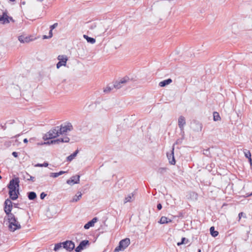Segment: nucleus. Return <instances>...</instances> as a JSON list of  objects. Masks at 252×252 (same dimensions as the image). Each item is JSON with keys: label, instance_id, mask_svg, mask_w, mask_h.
Masks as SVG:
<instances>
[{"label": "nucleus", "instance_id": "39", "mask_svg": "<svg viewBox=\"0 0 252 252\" xmlns=\"http://www.w3.org/2000/svg\"><path fill=\"white\" fill-rule=\"evenodd\" d=\"M46 195L47 194L46 193H45L44 192H42L40 195V198L41 199H43Z\"/></svg>", "mask_w": 252, "mask_h": 252}, {"label": "nucleus", "instance_id": "15", "mask_svg": "<svg viewBox=\"0 0 252 252\" xmlns=\"http://www.w3.org/2000/svg\"><path fill=\"white\" fill-rule=\"evenodd\" d=\"M89 244L88 240H83L80 242L79 246L75 249L76 252H80L84 249L86 245Z\"/></svg>", "mask_w": 252, "mask_h": 252}, {"label": "nucleus", "instance_id": "52", "mask_svg": "<svg viewBox=\"0 0 252 252\" xmlns=\"http://www.w3.org/2000/svg\"><path fill=\"white\" fill-rule=\"evenodd\" d=\"M198 252H201L200 250H198Z\"/></svg>", "mask_w": 252, "mask_h": 252}, {"label": "nucleus", "instance_id": "51", "mask_svg": "<svg viewBox=\"0 0 252 252\" xmlns=\"http://www.w3.org/2000/svg\"><path fill=\"white\" fill-rule=\"evenodd\" d=\"M15 207H17V204H14Z\"/></svg>", "mask_w": 252, "mask_h": 252}, {"label": "nucleus", "instance_id": "31", "mask_svg": "<svg viewBox=\"0 0 252 252\" xmlns=\"http://www.w3.org/2000/svg\"><path fill=\"white\" fill-rule=\"evenodd\" d=\"M22 174H23V178L28 181H29L30 176H31V175L29 174H28L27 172L22 173Z\"/></svg>", "mask_w": 252, "mask_h": 252}, {"label": "nucleus", "instance_id": "35", "mask_svg": "<svg viewBox=\"0 0 252 252\" xmlns=\"http://www.w3.org/2000/svg\"><path fill=\"white\" fill-rule=\"evenodd\" d=\"M50 176V177L53 178H57L59 176V173H51Z\"/></svg>", "mask_w": 252, "mask_h": 252}, {"label": "nucleus", "instance_id": "2", "mask_svg": "<svg viewBox=\"0 0 252 252\" xmlns=\"http://www.w3.org/2000/svg\"><path fill=\"white\" fill-rule=\"evenodd\" d=\"M7 220L9 223L8 227L10 231L13 232L21 228V225L17 221L14 215H10V216L7 217Z\"/></svg>", "mask_w": 252, "mask_h": 252}, {"label": "nucleus", "instance_id": "17", "mask_svg": "<svg viewBox=\"0 0 252 252\" xmlns=\"http://www.w3.org/2000/svg\"><path fill=\"white\" fill-rule=\"evenodd\" d=\"M134 194L133 193L129 194L125 197L124 199V203L132 201L134 200Z\"/></svg>", "mask_w": 252, "mask_h": 252}, {"label": "nucleus", "instance_id": "8", "mask_svg": "<svg viewBox=\"0 0 252 252\" xmlns=\"http://www.w3.org/2000/svg\"><path fill=\"white\" fill-rule=\"evenodd\" d=\"M130 81V79L127 76L122 78L119 81L116 82L113 85V87L117 89H120L123 85Z\"/></svg>", "mask_w": 252, "mask_h": 252}, {"label": "nucleus", "instance_id": "36", "mask_svg": "<svg viewBox=\"0 0 252 252\" xmlns=\"http://www.w3.org/2000/svg\"><path fill=\"white\" fill-rule=\"evenodd\" d=\"M47 143L50 144H58V141H57V139L56 140H51L50 142H47ZM44 144H46V143H44Z\"/></svg>", "mask_w": 252, "mask_h": 252}, {"label": "nucleus", "instance_id": "33", "mask_svg": "<svg viewBox=\"0 0 252 252\" xmlns=\"http://www.w3.org/2000/svg\"><path fill=\"white\" fill-rule=\"evenodd\" d=\"M52 31H53V30L50 29V30L49 31V35L48 36H47L46 35H44L43 38L47 39V38H49L52 37L53 36Z\"/></svg>", "mask_w": 252, "mask_h": 252}, {"label": "nucleus", "instance_id": "40", "mask_svg": "<svg viewBox=\"0 0 252 252\" xmlns=\"http://www.w3.org/2000/svg\"><path fill=\"white\" fill-rule=\"evenodd\" d=\"M57 26H58V23H55L53 25L50 26V29H52V30H53L56 27H57Z\"/></svg>", "mask_w": 252, "mask_h": 252}, {"label": "nucleus", "instance_id": "42", "mask_svg": "<svg viewBox=\"0 0 252 252\" xmlns=\"http://www.w3.org/2000/svg\"><path fill=\"white\" fill-rule=\"evenodd\" d=\"M12 155L15 157V158H17L18 157V153L16 152H12Z\"/></svg>", "mask_w": 252, "mask_h": 252}, {"label": "nucleus", "instance_id": "32", "mask_svg": "<svg viewBox=\"0 0 252 252\" xmlns=\"http://www.w3.org/2000/svg\"><path fill=\"white\" fill-rule=\"evenodd\" d=\"M48 165L47 162H44L43 164L37 163L34 165L35 167H47Z\"/></svg>", "mask_w": 252, "mask_h": 252}, {"label": "nucleus", "instance_id": "12", "mask_svg": "<svg viewBox=\"0 0 252 252\" xmlns=\"http://www.w3.org/2000/svg\"><path fill=\"white\" fill-rule=\"evenodd\" d=\"M10 20H12V18L9 17L6 13H3L2 15H0V23L3 24L9 23Z\"/></svg>", "mask_w": 252, "mask_h": 252}, {"label": "nucleus", "instance_id": "47", "mask_svg": "<svg viewBox=\"0 0 252 252\" xmlns=\"http://www.w3.org/2000/svg\"><path fill=\"white\" fill-rule=\"evenodd\" d=\"M66 172V171H61L59 172H58L59 173V176L61 175H62V174H64V173H65Z\"/></svg>", "mask_w": 252, "mask_h": 252}, {"label": "nucleus", "instance_id": "24", "mask_svg": "<svg viewBox=\"0 0 252 252\" xmlns=\"http://www.w3.org/2000/svg\"><path fill=\"white\" fill-rule=\"evenodd\" d=\"M77 194H78V195L76 194L73 197L72 200H71L72 202H77L79 200H80V199L81 198V197H82L81 192H78L77 193Z\"/></svg>", "mask_w": 252, "mask_h": 252}, {"label": "nucleus", "instance_id": "14", "mask_svg": "<svg viewBox=\"0 0 252 252\" xmlns=\"http://www.w3.org/2000/svg\"><path fill=\"white\" fill-rule=\"evenodd\" d=\"M80 181V176L79 175H76L72 177L70 179L67 180L66 183L67 184L72 185L75 184H78L79 183Z\"/></svg>", "mask_w": 252, "mask_h": 252}, {"label": "nucleus", "instance_id": "43", "mask_svg": "<svg viewBox=\"0 0 252 252\" xmlns=\"http://www.w3.org/2000/svg\"><path fill=\"white\" fill-rule=\"evenodd\" d=\"M157 208L158 210H160L162 208V205L160 203H159L157 205Z\"/></svg>", "mask_w": 252, "mask_h": 252}, {"label": "nucleus", "instance_id": "45", "mask_svg": "<svg viewBox=\"0 0 252 252\" xmlns=\"http://www.w3.org/2000/svg\"><path fill=\"white\" fill-rule=\"evenodd\" d=\"M243 212H241L238 215V217H239V221L240 220V219H241V217L242 216H243Z\"/></svg>", "mask_w": 252, "mask_h": 252}, {"label": "nucleus", "instance_id": "21", "mask_svg": "<svg viewBox=\"0 0 252 252\" xmlns=\"http://www.w3.org/2000/svg\"><path fill=\"white\" fill-rule=\"evenodd\" d=\"M83 37L86 39L88 42L94 44L95 42V39L94 38L89 37L88 35L84 34Z\"/></svg>", "mask_w": 252, "mask_h": 252}, {"label": "nucleus", "instance_id": "22", "mask_svg": "<svg viewBox=\"0 0 252 252\" xmlns=\"http://www.w3.org/2000/svg\"><path fill=\"white\" fill-rule=\"evenodd\" d=\"M244 153L245 154V157L249 159V161L251 163L252 158H251V154L250 151L245 149L244 150Z\"/></svg>", "mask_w": 252, "mask_h": 252}, {"label": "nucleus", "instance_id": "3", "mask_svg": "<svg viewBox=\"0 0 252 252\" xmlns=\"http://www.w3.org/2000/svg\"><path fill=\"white\" fill-rule=\"evenodd\" d=\"M60 135L59 126H55L50 130L43 137L46 139H51L59 136Z\"/></svg>", "mask_w": 252, "mask_h": 252}, {"label": "nucleus", "instance_id": "46", "mask_svg": "<svg viewBox=\"0 0 252 252\" xmlns=\"http://www.w3.org/2000/svg\"><path fill=\"white\" fill-rule=\"evenodd\" d=\"M34 177L31 176H30L29 181H32V182H34Z\"/></svg>", "mask_w": 252, "mask_h": 252}, {"label": "nucleus", "instance_id": "18", "mask_svg": "<svg viewBox=\"0 0 252 252\" xmlns=\"http://www.w3.org/2000/svg\"><path fill=\"white\" fill-rule=\"evenodd\" d=\"M172 79L169 78L168 79H166V80H163V81L160 82L159 83V86L161 87H165L166 85L171 83L172 82Z\"/></svg>", "mask_w": 252, "mask_h": 252}, {"label": "nucleus", "instance_id": "9", "mask_svg": "<svg viewBox=\"0 0 252 252\" xmlns=\"http://www.w3.org/2000/svg\"><path fill=\"white\" fill-rule=\"evenodd\" d=\"M63 248L68 251H72L75 248V244L71 241L63 242Z\"/></svg>", "mask_w": 252, "mask_h": 252}, {"label": "nucleus", "instance_id": "48", "mask_svg": "<svg viewBox=\"0 0 252 252\" xmlns=\"http://www.w3.org/2000/svg\"><path fill=\"white\" fill-rule=\"evenodd\" d=\"M23 141H24V143H28V139L27 138H25V139H24Z\"/></svg>", "mask_w": 252, "mask_h": 252}, {"label": "nucleus", "instance_id": "4", "mask_svg": "<svg viewBox=\"0 0 252 252\" xmlns=\"http://www.w3.org/2000/svg\"><path fill=\"white\" fill-rule=\"evenodd\" d=\"M130 243V239L127 238L121 240L119 243V246L114 250V252H119L120 251L124 250L128 247Z\"/></svg>", "mask_w": 252, "mask_h": 252}, {"label": "nucleus", "instance_id": "19", "mask_svg": "<svg viewBox=\"0 0 252 252\" xmlns=\"http://www.w3.org/2000/svg\"><path fill=\"white\" fill-rule=\"evenodd\" d=\"M171 221L172 220H171L168 219L167 217L162 216L161 217L158 222L160 224H165Z\"/></svg>", "mask_w": 252, "mask_h": 252}, {"label": "nucleus", "instance_id": "34", "mask_svg": "<svg viewBox=\"0 0 252 252\" xmlns=\"http://www.w3.org/2000/svg\"><path fill=\"white\" fill-rule=\"evenodd\" d=\"M12 141H5L4 143V146L8 148L11 145Z\"/></svg>", "mask_w": 252, "mask_h": 252}, {"label": "nucleus", "instance_id": "25", "mask_svg": "<svg viewBox=\"0 0 252 252\" xmlns=\"http://www.w3.org/2000/svg\"><path fill=\"white\" fill-rule=\"evenodd\" d=\"M18 39L21 43L29 42L30 41V39L29 37H25L23 36H20L18 38Z\"/></svg>", "mask_w": 252, "mask_h": 252}, {"label": "nucleus", "instance_id": "29", "mask_svg": "<svg viewBox=\"0 0 252 252\" xmlns=\"http://www.w3.org/2000/svg\"><path fill=\"white\" fill-rule=\"evenodd\" d=\"M62 247H63V242L56 244L55 245L54 250L57 251V250L61 248Z\"/></svg>", "mask_w": 252, "mask_h": 252}, {"label": "nucleus", "instance_id": "6", "mask_svg": "<svg viewBox=\"0 0 252 252\" xmlns=\"http://www.w3.org/2000/svg\"><path fill=\"white\" fill-rule=\"evenodd\" d=\"M73 129V126L71 123H66L61 125L59 126L60 134H65L68 131H70Z\"/></svg>", "mask_w": 252, "mask_h": 252}, {"label": "nucleus", "instance_id": "10", "mask_svg": "<svg viewBox=\"0 0 252 252\" xmlns=\"http://www.w3.org/2000/svg\"><path fill=\"white\" fill-rule=\"evenodd\" d=\"M186 124L185 118L184 117L181 116L178 119V125L180 127L181 132L183 133V138H184V135H185L184 131V126Z\"/></svg>", "mask_w": 252, "mask_h": 252}, {"label": "nucleus", "instance_id": "13", "mask_svg": "<svg viewBox=\"0 0 252 252\" xmlns=\"http://www.w3.org/2000/svg\"><path fill=\"white\" fill-rule=\"evenodd\" d=\"M174 148H172V150L170 151V153H167V157L168 159L169 162L171 165H175L176 163V161L174 156Z\"/></svg>", "mask_w": 252, "mask_h": 252}, {"label": "nucleus", "instance_id": "50", "mask_svg": "<svg viewBox=\"0 0 252 252\" xmlns=\"http://www.w3.org/2000/svg\"><path fill=\"white\" fill-rule=\"evenodd\" d=\"M11 1H14L15 0H10Z\"/></svg>", "mask_w": 252, "mask_h": 252}, {"label": "nucleus", "instance_id": "28", "mask_svg": "<svg viewBox=\"0 0 252 252\" xmlns=\"http://www.w3.org/2000/svg\"><path fill=\"white\" fill-rule=\"evenodd\" d=\"M213 117H214V120L215 121H218L220 119V116L219 114L217 112H214Z\"/></svg>", "mask_w": 252, "mask_h": 252}, {"label": "nucleus", "instance_id": "27", "mask_svg": "<svg viewBox=\"0 0 252 252\" xmlns=\"http://www.w3.org/2000/svg\"><path fill=\"white\" fill-rule=\"evenodd\" d=\"M36 197V193L33 191L30 192L28 194V198L30 200H34Z\"/></svg>", "mask_w": 252, "mask_h": 252}, {"label": "nucleus", "instance_id": "20", "mask_svg": "<svg viewBox=\"0 0 252 252\" xmlns=\"http://www.w3.org/2000/svg\"><path fill=\"white\" fill-rule=\"evenodd\" d=\"M79 151L78 150H76L73 154L67 157V161H71L77 155Z\"/></svg>", "mask_w": 252, "mask_h": 252}, {"label": "nucleus", "instance_id": "38", "mask_svg": "<svg viewBox=\"0 0 252 252\" xmlns=\"http://www.w3.org/2000/svg\"><path fill=\"white\" fill-rule=\"evenodd\" d=\"M186 240V239L185 238H182V241L181 242H178L177 243V245L178 246H180L182 244H183L184 243H185V241Z\"/></svg>", "mask_w": 252, "mask_h": 252}, {"label": "nucleus", "instance_id": "11", "mask_svg": "<svg viewBox=\"0 0 252 252\" xmlns=\"http://www.w3.org/2000/svg\"><path fill=\"white\" fill-rule=\"evenodd\" d=\"M192 129L195 132H200L202 129V125L197 121H194L191 125Z\"/></svg>", "mask_w": 252, "mask_h": 252}, {"label": "nucleus", "instance_id": "44", "mask_svg": "<svg viewBox=\"0 0 252 252\" xmlns=\"http://www.w3.org/2000/svg\"><path fill=\"white\" fill-rule=\"evenodd\" d=\"M165 169H165V168H159V169H158V171L159 172L162 173L163 171H165Z\"/></svg>", "mask_w": 252, "mask_h": 252}, {"label": "nucleus", "instance_id": "5", "mask_svg": "<svg viewBox=\"0 0 252 252\" xmlns=\"http://www.w3.org/2000/svg\"><path fill=\"white\" fill-rule=\"evenodd\" d=\"M12 206V202L11 200L9 198L6 199L4 201V211L7 217H9L10 215H14L11 212Z\"/></svg>", "mask_w": 252, "mask_h": 252}, {"label": "nucleus", "instance_id": "16", "mask_svg": "<svg viewBox=\"0 0 252 252\" xmlns=\"http://www.w3.org/2000/svg\"><path fill=\"white\" fill-rule=\"evenodd\" d=\"M98 219L97 218H94L91 221L87 222L84 226V228L86 229H88L91 227H93L94 226V223L97 222Z\"/></svg>", "mask_w": 252, "mask_h": 252}, {"label": "nucleus", "instance_id": "1", "mask_svg": "<svg viewBox=\"0 0 252 252\" xmlns=\"http://www.w3.org/2000/svg\"><path fill=\"white\" fill-rule=\"evenodd\" d=\"M19 179L18 178H15L10 181L7 186L9 189V195L10 199L15 200L18 197L19 194Z\"/></svg>", "mask_w": 252, "mask_h": 252}, {"label": "nucleus", "instance_id": "49", "mask_svg": "<svg viewBox=\"0 0 252 252\" xmlns=\"http://www.w3.org/2000/svg\"><path fill=\"white\" fill-rule=\"evenodd\" d=\"M251 195H252V192L249 195V196H251Z\"/></svg>", "mask_w": 252, "mask_h": 252}, {"label": "nucleus", "instance_id": "7", "mask_svg": "<svg viewBox=\"0 0 252 252\" xmlns=\"http://www.w3.org/2000/svg\"><path fill=\"white\" fill-rule=\"evenodd\" d=\"M57 59L59 61L57 64V68L58 69L62 66H66V62L68 60L67 57L66 55H59Z\"/></svg>", "mask_w": 252, "mask_h": 252}, {"label": "nucleus", "instance_id": "26", "mask_svg": "<svg viewBox=\"0 0 252 252\" xmlns=\"http://www.w3.org/2000/svg\"><path fill=\"white\" fill-rule=\"evenodd\" d=\"M210 233L213 237H216L218 235L219 232L215 230V228L214 226L211 227L210 229Z\"/></svg>", "mask_w": 252, "mask_h": 252}, {"label": "nucleus", "instance_id": "37", "mask_svg": "<svg viewBox=\"0 0 252 252\" xmlns=\"http://www.w3.org/2000/svg\"><path fill=\"white\" fill-rule=\"evenodd\" d=\"M184 139V137L183 138V133H182V138L181 139H177L176 142V144H181L182 142V140L183 139Z\"/></svg>", "mask_w": 252, "mask_h": 252}, {"label": "nucleus", "instance_id": "23", "mask_svg": "<svg viewBox=\"0 0 252 252\" xmlns=\"http://www.w3.org/2000/svg\"><path fill=\"white\" fill-rule=\"evenodd\" d=\"M69 138L68 137H65L64 138H60L57 139V141H58V144H59L61 142L62 143H67L69 141Z\"/></svg>", "mask_w": 252, "mask_h": 252}, {"label": "nucleus", "instance_id": "30", "mask_svg": "<svg viewBox=\"0 0 252 252\" xmlns=\"http://www.w3.org/2000/svg\"><path fill=\"white\" fill-rule=\"evenodd\" d=\"M113 86L112 87L107 86L104 89L103 92L105 93H108L111 92V91L113 89Z\"/></svg>", "mask_w": 252, "mask_h": 252}, {"label": "nucleus", "instance_id": "41", "mask_svg": "<svg viewBox=\"0 0 252 252\" xmlns=\"http://www.w3.org/2000/svg\"><path fill=\"white\" fill-rule=\"evenodd\" d=\"M203 154L208 156L209 154V149L204 150Z\"/></svg>", "mask_w": 252, "mask_h": 252}]
</instances>
